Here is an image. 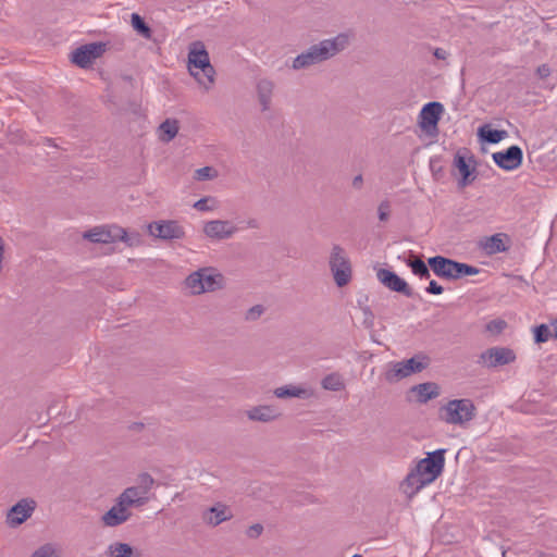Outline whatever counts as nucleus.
Wrapping results in <instances>:
<instances>
[{"label":"nucleus","mask_w":557,"mask_h":557,"mask_svg":"<svg viewBox=\"0 0 557 557\" xmlns=\"http://www.w3.org/2000/svg\"><path fill=\"white\" fill-rule=\"evenodd\" d=\"M445 453L444 448L428 453L426 457L421 459L414 470L407 475L405 483L413 487L412 494L434 482L443 473Z\"/></svg>","instance_id":"nucleus-1"},{"label":"nucleus","mask_w":557,"mask_h":557,"mask_svg":"<svg viewBox=\"0 0 557 557\" xmlns=\"http://www.w3.org/2000/svg\"><path fill=\"white\" fill-rule=\"evenodd\" d=\"M349 37H333L311 46L307 51L297 55L293 61V69L300 70L321 63L343 51L348 45Z\"/></svg>","instance_id":"nucleus-2"},{"label":"nucleus","mask_w":557,"mask_h":557,"mask_svg":"<svg viewBox=\"0 0 557 557\" xmlns=\"http://www.w3.org/2000/svg\"><path fill=\"white\" fill-rule=\"evenodd\" d=\"M188 71L206 89L214 83L215 70L210 63V57L202 41H193L188 47Z\"/></svg>","instance_id":"nucleus-3"},{"label":"nucleus","mask_w":557,"mask_h":557,"mask_svg":"<svg viewBox=\"0 0 557 557\" xmlns=\"http://www.w3.org/2000/svg\"><path fill=\"white\" fill-rule=\"evenodd\" d=\"M428 264L433 273L445 280L455 281L465 276L476 275L480 269L468 263L458 262L454 259L434 256L428 259Z\"/></svg>","instance_id":"nucleus-4"},{"label":"nucleus","mask_w":557,"mask_h":557,"mask_svg":"<svg viewBox=\"0 0 557 557\" xmlns=\"http://www.w3.org/2000/svg\"><path fill=\"white\" fill-rule=\"evenodd\" d=\"M476 408L469 398L453 399L438 409V418L447 424L463 425L474 419Z\"/></svg>","instance_id":"nucleus-5"},{"label":"nucleus","mask_w":557,"mask_h":557,"mask_svg":"<svg viewBox=\"0 0 557 557\" xmlns=\"http://www.w3.org/2000/svg\"><path fill=\"white\" fill-rule=\"evenodd\" d=\"M330 270L338 287L346 286L351 280V264L345 250L339 245H333L330 260Z\"/></svg>","instance_id":"nucleus-6"},{"label":"nucleus","mask_w":557,"mask_h":557,"mask_svg":"<svg viewBox=\"0 0 557 557\" xmlns=\"http://www.w3.org/2000/svg\"><path fill=\"white\" fill-rule=\"evenodd\" d=\"M108 44L96 41L85 44L74 49L70 54V61L79 69H89L95 61L107 51Z\"/></svg>","instance_id":"nucleus-7"},{"label":"nucleus","mask_w":557,"mask_h":557,"mask_svg":"<svg viewBox=\"0 0 557 557\" xmlns=\"http://www.w3.org/2000/svg\"><path fill=\"white\" fill-rule=\"evenodd\" d=\"M148 232L151 236L163 240L182 239L185 237L184 227L175 220L151 222L148 225Z\"/></svg>","instance_id":"nucleus-8"},{"label":"nucleus","mask_w":557,"mask_h":557,"mask_svg":"<svg viewBox=\"0 0 557 557\" xmlns=\"http://www.w3.org/2000/svg\"><path fill=\"white\" fill-rule=\"evenodd\" d=\"M37 507V503L35 499L26 497L20 499L15 505H13L7 513V523L11 528H16L24 523L27 519L32 517L35 509Z\"/></svg>","instance_id":"nucleus-9"},{"label":"nucleus","mask_w":557,"mask_h":557,"mask_svg":"<svg viewBox=\"0 0 557 557\" xmlns=\"http://www.w3.org/2000/svg\"><path fill=\"white\" fill-rule=\"evenodd\" d=\"M377 281L392 292L401 294L408 298L413 297L414 292L410 285L401 278L396 272L388 269H379L376 271Z\"/></svg>","instance_id":"nucleus-10"},{"label":"nucleus","mask_w":557,"mask_h":557,"mask_svg":"<svg viewBox=\"0 0 557 557\" xmlns=\"http://www.w3.org/2000/svg\"><path fill=\"white\" fill-rule=\"evenodd\" d=\"M444 107L441 102L431 101L424 104L419 114V126L426 134H432V131H437V124Z\"/></svg>","instance_id":"nucleus-11"},{"label":"nucleus","mask_w":557,"mask_h":557,"mask_svg":"<svg viewBox=\"0 0 557 557\" xmlns=\"http://www.w3.org/2000/svg\"><path fill=\"white\" fill-rule=\"evenodd\" d=\"M516 360V354L508 347H492L480 355L479 362L487 368H497L509 364Z\"/></svg>","instance_id":"nucleus-12"},{"label":"nucleus","mask_w":557,"mask_h":557,"mask_svg":"<svg viewBox=\"0 0 557 557\" xmlns=\"http://www.w3.org/2000/svg\"><path fill=\"white\" fill-rule=\"evenodd\" d=\"M492 158L500 169L512 171L522 164L523 152L519 146L512 145L504 151L494 152Z\"/></svg>","instance_id":"nucleus-13"},{"label":"nucleus","mask_w":557,"mask_h":557,"mask_svg":"<svg viewBox=\"0 0 557 557\" xmlns=\"http://www.w3.org/2000/svg\"><path fill=\"white\" fill-rule=\"evenodd\" d=\"M125 228L117 225L96 226L84 233L83 237L91 243L109 244L117 242Z\"/></svg>","instance_id":"nucleus-14"},{"label":"nucleus","mask_w":557,"mask_h":557,"mask_svg":"<svg viewBox=\"0 0 557 557\" xmlns=\"http://www.w3.org/2000/svg\"><path fill=\"white\" fill-rule=\"evenodd\" d=\"M237 232V227L227 220H212L205 224L203 233L214 240L231 238Z\"/></svg>","instance_id":"nucleus-15"},{"label":"nucleus","mask_w":557,"mask_h":557,"mask_svg":"<svg viewBox=\"0 0 557 557\" xmlns=\"http://www.w3.org/2000/svg\"><path fill=\"white\" fill-rule=\"evenodd\" d=\"M132 516V512L123 506L117 499L102 517L101 522L104 527H117L126 522Z\"/></svg>","instance_id":"nucleus-16"},{"label":"nucleus","mask_w":557,"mask_h":557,"mask_svg":"<svg viewBox=\"0 0 557 557\" xmlns=\"http://www.w3.org/2000/svg\"><path fill=\"white\" fill-rule=\"evenodd\" d=\"M233 515L230 508L222 503H218L216 505L208 508L203 515L202 519L206 523L216 527L224 521L232 519Z\"/></svg>","instance_id":"nucleus-17"},{"label":"nucleus","mask_w":557,"mask_h":557,"mask_svg":"<svg viewBox=\"0 0 557 557\" xmlns=\"http://www.w3.org/2000/svg\"><path fill=\"white\" fill-rule=\"evenodd\" d=\"M275 85L271 79L261 78L256 84V91L258 101L261 106V111L265 112L270 110L272 103V97L274 94Z\"/></svg>","instance_id":"nucleus-18"},{"label":"nucleus","mask_w":557,"mask_h":557,"mask_svg":"<svg viewBox=\"0 0 557 557\" xmlns=\"http://www.w3.org/2000/svg\"><path fill=\"white\" fill-rule=\"evenodd\" d=\"M116 499L128 510L129 507H141L148 502V497L137 486L125 488Z\"/></svg>","instance_id":"nucleus-19"},{"label":"nucleus","mask_w":557,"mask_h":557,"mask_svg":"<svg viewBox=\"0 0 557 557\" xmlns=\"http://www.w3.org/2000/svg\"><path fill=\"white\" fill-rule=\"evenodd\" d=\"M281 412L273 406L260 405L252 407L247 411V417L251 421L271 422L280 418Z\"/></svg>","instance_id":"nucleus-20"},{"label":"nucleus","mask_w":557,"mask_h":557,"mask_svg":"<svg viewBox=\"0 0 557 557\" xmlns=\"http://www.w3.org/2000/svg\"><path fill=\"white\" fill-rule=\"evenodd\" d=\"M410 392L416 395L417 401L420 404H425L429 400L438 397L441 393L438 384L434 382L413 385L410 388Z\"/></svg>","instance_id":"nucleus-21"},{"label":"nucleus","mask_w":557,"mask_h":557,"mask_svg":"<svg viewBox=\"0 0 557 557\" xmlns=\"http://www.w3.org/2000/svg\"><path fill=\"white\" fill-rule=\"evenodd\" d=\"M454 164L461 174V178L458 182L459 187H466L474 181L472 173L475 171V168L471 166L459 152L455 154Z\"/></svg>","instance_id":"nucleus-22"},{"label":"nucleus","mask_w":557,"mask_h":557,"mask_svg":"<svg viewBox=\"0 0 557 557\" xmlns=\"http://www.w3.org/2000/svg\"><path fill=\"white\" fill-rule=\"evenodd\" d=\"M401 362L407 375L409 376L413 373H420L425 370L430 366L431 359L428 355L419 352L407 360H403Z\"/></svg>","instance_id":"nucleus-23"},{"label":"nucleus","mask_w":557,"mask_h":557,"mask_svg":"<svg viewBox=\"0 0 557 557\" xmlns=\"http://www.w3.org/2000/svg\"><path fill=\"white\" fill-rule=\"evenodd\" d=\"M274 395L277 398H300V399H307L310 398L313 395V391L310 388L296 386V385H285L282 387H277L274 389Z\"/></svg>","instance_id":"nucleus-24"},{"label":"nucleus","mask_w":557,"mask_h":557,"mask_svg":"<svg viewBox=\"0 0 557 557\" xmlns=\"http://www.w3.org/2000/svg\"><path fill=\"white\" fill-rule=\"evenodd\" d=\"M201 270L205 293L223 288L224 276L221 273L214 272L212 268H201Z\"/></svg>","instance_id":"nucleus-25"},{"label":"nucleus","mask_w":557,"mask_h":557,"mask_svg":"<svg viewBox=\"0 0 557 557\" xmlns=\"http://www.w3.org/2000/svg\"><path fill=\"white\" fill-rule=\"evenodd\" d=\"M507 132L504 129H494L488 124L481 126L478 129L479 139L482 143L498 144L507 137Z\"/></svg>","instance_id":"nucleus-26"},{"label":"nucleus","mask_w":557,"mask_h":557,"mask_svg":"<svg viewBox=\"0 0 557 557\" xmlns=\"http://www.w3.org/2000/svg\"><path fill=\"white\" fill-rule=\"evenodd\" d=\"M405 262L418 277L425 280L430 278V267L421 257H416L413 253H410L409 258H407Z\"/></svg>","instance_id":"nucleus-27"},{"label":"nucleus","mask_w":557,"mask_h":557,"mask_svg":"<svg viewBox=\"0 0 557 557\" xmlns=\"http://www.w3.org/2000/svg\"><path fill=\"white\" fill-rule=\"evenodd\" d=\"M178 121L175 119H166L159 126V138L164 143L171 141L178 133Z\"/></svg>","instance_id":"nucleus-28"},{"label":"nucleus","mask_w":557,"mask_h":557,"mask_svg":"<svg viewBox=\"0 0 557 557\" xmlns=\"http://www.w3.org/2000/svg\"><path fill=\"white\" fill-rule=\"evenodd\" d=\"M503 237L507 236L504 234H495L486 238L484 249L488 255L505 252L508 250V247L505 245Z\"/></svg>","instance_id":"nucleus-29"},{"label":"nucleus","mask_w":557,"mask_h":557,"mask_svg":"<svg viewBox=\"0 0 557 557\" xmlns=\"http://www.w3.org/2000/svg\"><path fill=\"white\" fill-rule=\"evenodd\" d=\"M111 557H140V553L135 550L129 544L114 543L109 546Z\"/></svg>","instance_id":"nucleus-30"},{"label":"nucleus","mask_w":557,"mask_h":557,"mask_svg":"<svg viewBox=\"0 0 557 557\" xmlns=\"http://www.w3.org/2000/svg\"><path fill=\"white\" fill-rule=\"evenodd\" d=\"M185 285L190 289L193 295H200L205 293L202 283V270L199 269L189 274L185 280Z\"/></svg>","instance_id":"nucleus-31"},{"label":"nucleus","mask_w":557,"mask_h":557,"mask_svg":"<svg viewBox=\"0 0 557 557\" xmlns=\"http://www.w3.org/2000/svg\"><path fill=\"white\" fill-rule=\"evenodd\" d=\"M385 380L389 383L398 382L401 379L407 377V373L404 369V364L401 361L392 363L389 370L385 372Z\"/></svg>","instance_id":"nucleus-32"},{"label":"nucleus","mask_w":557,"mask_h":557,"mask_svg":"<svg viewBox=\"0 0 557 557\" xmlns=\"http://www.w3.org/2000/svg\"><path fill=\"white\" fill-rule=\"evenodd\" d=\"M321 385L324 389L338 392L344 388V383L341 376L336 373L329 374L323 377Z\"/></svg>","instance_id":"nucleus-33"},{"label":"nucleus","mask_w":557,"mask_h":557,"mask_svg":"<svg viewBox=\"0 0 557 557\" xmlns=\"http://www.w3.org/2000/svg\"><path fill=\"white\" fill-rule=\"evenodd\" d=\"M534 342L537 344L545 343L553 336L549 327L546 324H540L534 327Z\"/></svg>","instance_id":"nucleus-34"},{"label":"nucleus","mask_w":557,"mask_h":557,"mask_svg":"<svg viewBox=\"0 0 557 557\" xmlns=\"http://www.w3.org/2000/svg\"><path fill=\"white\" fill-rule=\"evenodd\" d=\"M117 240L125 243L128 247H137L141 244V236L138 232L127 233L125 230V234H121Z\"/></svg>","instance_id":"nucleus-35"},{"label":"nucleus","mask_w":557,"mask_h":557,"mask_svg":"<svg viewBox=\"0 0 557 557\" xmlns=\"http://www.w3.org/2000/svg\"><path fill=\"white\" fill-rule=\"evenodd\" d=\"M137 481H138L137 487H139V490L141 491V493L144 495H146L151 490L152 485L154 484L153 478L147 472L140 473L138 475Z\"/></svg>","instance_id":"nucleus-36"},{"label":"nucleus","mask_w":557,"mask_h":557,"mask_svg":"<svg viewBox=\"0 0 557 557\" xmlns=\"http://www.w3.org/2000/svg\"><path fill=\"white\" fill-rule=\"evenodd\" d=\"M131 24H132L133 28L138 33L146 34V35L149 33V27L146 25L144 20L137 13H133L131 15Z\"/></svg>","instance_id":"nucleus-37"},{"label":"nucleus","mask_w":557,"mask_h":557,"mask_svg":"<svg viewBox=\"0 0 557 557\" xmlns=\"http://www.w3.org/2000/svg\"><path fill=\"white\" fill-rule=\"evenodd\" d=\"M264 307L262 305H255L250 309L247 310L245 314L246 321H257L263 313Z\"/></svg>","instance_id":"nucleus-38"},{"label":"nucleus","mask_w":557,"mask_h":557,"mask_svg":"<svg viewBox=\"0 0 557 557\" xmlns=\"http://www.w3.org/2000/svg\"><path fill=\"white\" fill-rule=\"evenodd\" d=\"M377 213H379L380 221H383V222L387 221L388 218H389V213H391V203H389V201H387V200L382 201L379 205Z\"/></svg>","instance_id":"nucleus-39"},{"label":"nucleus","mask_w":557,"mask_h":557,"mask_svg":"<svg viewBox=\"0 0 557 557\" xmlns=\"http://www.w3.org/2000/svg\"><path fill=\"white\" fill-rule=\"evenodd\" d=\"M506 326L507 323L504 320L495 319L487 323L486 330L493 333H500Z\"/></svg>","instance_id":"nucleus-40"},{"label":"nucleus","mask_w":557,"mask_h":557,"mask_svg":"<svg viewBox=\"0 0 557 557\" xmlns=\"http://www.w3.org/2000/svg\"><path fill=\"white\" fill-rule=\"evenodd\" d=\"M54 554V549L51 545L46 544L36 549L32 557H51Z\"/></svg>","instance_id":"nucleus-41"},{"label":"nucleus","mask_w":557,"mask_h":557,"mask_svg":"<svg viewBox=\"0 0 557 557\" xmlns=\"http://www.w3.org/2000/svg\"><path fill=\"white\" fill-rule=\"evenodd\" d=\"M213 171L210 166L200 168L196 171V177L201 181L211 180L214 176Z\"/></svg>","instance_id":"nucleus-42"},{"label":"nucleus","mask_w":557,"mask_h":557,"mask_svg":"<svg viewBox=\"0 0 557 557\" xmlns=\"http://www.w3.org/2000/svg\"><path fill=\"white\" fill-rule=\"evenodd\" d=\"M262 531H263V525L260 523H255L248 528L246 534L250 539H257L258 536L261 535Z\"/></svg>","instance_id":"nucleus-43"},{"label":"nucleus","mask_w":557,"mask_h":557,"mask_svg":"<svg viewBox=\"0 0 557 557\" xmlns=\"http://www.w3.org/2000/svg\"><path fill=\"white\" fill-rule=\"evenodd\" d=\"M425 292L432 295H441L443 294L444 288L436 281L432 280L430 281L429 286L425 288Z\"/></svg>","instance_id":"nucleus-44"},{"label":"nucleus","mask_w":557,"mask_h":557,"mask_svg":"<svg viewBox=\"0 0 557 557\" xmlns=\"http://www.w3.org/2000/svg\"><path fill=\"white\" fill-rule=\"evenodd\" d=\"M210 200L209 197H203L199 200H197L195 203H194V208L197 209L198 211H208V210H211L212 208H210L207 203L208 201Z\"/></svg>","instance_id":"nucleus-45"},{"label":"nucleus","mask_w":557,"mask_h":557,"mask_svg":"<svg viewBox=\"0 0 557 557\" xmlns=\"http://www.w3.org/2000/svg\"><path fill=\"white\" fill-rule=\"evenodd\" d=\"M363 311V314H364V321L363 323L368 326V327H371L373 325V319H374V315L372 313V311L370 310L369 307H364L362 309Z\"/></svg>","instance_id":"nucleus-46"},{"label":"nucleus","mask_w":557,"mask_h":557,"mask_svg":"<svg viewBox=\"0 0 557 557\" xmlns=\"http://www.w3.org/2000/svg\"><path fill=\"white\" fill-rule=\"evenodd\" d=\"M536 74L540 78H546L550 75V69L547 64H542L536 69Z\"/></svg>","instance_id":"nucleus-47"},{"label":"nucleus","mask_w":557,"mask_h":557,"mask_svg":"<svg viewBox=\"0 0 557 557\" xmlns=\"http://www.w3.org/2000/svg\"><path fill=\"white\" fill-rule=\"evenodd\" d=\"M433 54L436 59L438 60H445L447 58V52L446 50L442 49V48H436L434 49L433 51Z\"/></svg>","instance_id":"nucleus-48"},{"label":"nucleus","mask_w":557,"mask_h":557,"mask_svg":"<svg viewBox=\"0 0 557 557\" xmlns=\"http://www.w3.org/2000/svg\"><path fill=\"white\" fill-rule=\"evenodd\" d=\"M362 184H363V178H362V175L359 174L357 176L354 177L352 180V186L357 189H360L362 187Z\"/></svg>","instance_id":"nucleus-49"},{"label":"nucleus","mask_w":557,"mask_h":557,"mask_svg":"<svg viewBox=\"0 0 557 557\" xmlns=\"http://www.w3.org/2000/svg\"><path fill=\"white\" fill-rule=\"evenodd\" d=\"M248 225H249L250 227L256 228V227H258V222H257V220L251 219V220H249V221H248Z\"/></svg>","instance_id":"nucleus-50"},{"label":"nucleus","mask_w":557,"mask_h":557,"mask_svg":"<svg viewBox=\"0 0 557 557\" xmlns=\"http://www.w3.org/2000/svg\"><path fill=\"white\" fill-rule=\"evenodd\" d=\"M141 428H144V424L143 423H134L131 429L133 430H140Z\"/></svg>","instance_id":"nucleus-51"},{"label":"nucleus","mask_w":557,"mask_h":557,"mask_svg":"<svg viewBox=\"0 0 557 557\" xmlns=\"http://www.w3.org/2000/svg\"><path fill=\"white\" fill-rule=\"evenodd\" d=\"M553 336L557 339V323L554 325Z\"/></svg>","instance_id":"nucleus-52"},{"label":"nucleus","mask_w":557,"mask_h":557,"mask_svg":"<svg viewBox=\"0 0 557 557\" xmlns=\"http://www.w3.org/2000/svg\"><path fill=\"white\" fill-rule=\"evenodd\" d=\"M5 51L3 49H0V59H4Z\"/></svg>","instance_id":"nucleus-53"},{"label":"nucleus","mask_w":557,"mask_h":557,"mask_svg":"<svg viewBox=\"0 0 557 557\" xmlns=\"http://www.w3.org/2000/svg\"><path fill=\"white\" fill-rule=\"evenodd\" d=\"M352 557H362V556H361V555H359V554H356V555H354Z\"/></svg>","instance_id":"nucleus-54"}]
</instances>
